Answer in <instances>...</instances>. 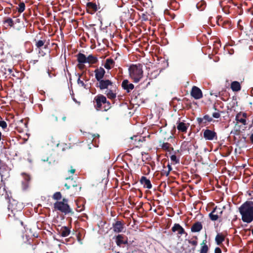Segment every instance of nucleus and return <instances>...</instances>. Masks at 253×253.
Instances as JSON below:
<instances>
[{
	"instance_id": "3",
	"label": "nucleus",
	"mask_w": 253,
	"mask_h": 253,
	"mask_svg": "<svg viewBox=\"0 0 253 253\" xmlns=\"http://www.w3.org/2000/svg\"><path fill=\"white\" fill-rule=\"evenodd\" d=\"M77 59L78 62L77 66L81 70H83L84 68V64H93L98 61L97 57L92 54L86 56L82 53H79L77 55Z\"/></svg>"
},
{
	"instance_id": "29",
	"label": "nucleus",
	"mask_w": 253,
	"mask_h": 253,
	"mask_svg": "<svg viewBox=\"0 0 253 253\" xmlns=\"http://www.w3.org/2000/svg\"><path fill=\"white\" fill-rule=\"evenodd\" d=\"M53 198L54 200H59L61 198V194L60 192H57L54 194L53 195Z\"/></svg>"
},
{
	"instance_id": "25",
	"label": "nucleus",
	"mask_w": 253,
	"mask_h": 253,
	"mask_svg": "<svg viewBox=\"0 0 253 253\" xmlns=\"http://www.w3.org/2000/svg\"><path fill=\"white\" fill-rule=\"evenodd\" d=\"M208 251V247L205 243L204 242L202 244V247L200 251V253H207Z\"/></svg>"
},
{
	"instance_id": "6",
	"label": "nucleus",
	"mask_w": 253,
	"mask_h": 253,
	"mask_svg": "<svg viewBox=\"0 0 253 253\" xmlns=\"http://www.w3.org/2000/svg\"><path fill=\"white\" fill-rule=\"evenodd\" d=\"M223 212V210L220 208L216 207L214 210L209 214L211 219L212 221H215L220 217Z\"/></svg>"
},
{
	"instance_id": "13",
	"label": "nucleus",
	"mask_w": 253,
	"mask_h": 253,
	"mask_svg": "<svg viewBox=\"0 0 253 253\" xmlns=\"http://www.w3.org/2000/svg\"><path fill=\"white\" fill-rule=\"evenodd\" d=\"M113 230L115 232L120 233L123 231L124 229V224L120 221H116L113 225Z\"/></svg>"
},
{
	"instance_id": "31",
	"label": "nucleus",
	"mask_w": 253,
	"mask_h": 253,
	"mask_svg": "<svg viewBox=\"0 0 253 253\" xmlns=\"http://www.w3.org/2000/svg\"><path fill=\"white\" fill-rule=\"evenodd\" d=\"M44 42L43 41L39 40L36 42V45L38 48H40L44 45Z\"/></svg>"
},
{
	"instance_id": "5",
	"label": "nucleus",
	"mask_w": 253,
	"mask_h": 253,
	"mask_svg": "<svg viewBox=\"0 0 253 253\" xmlns=\"http://www.w3.org/2000/svg\"><path fill=\"white\" fill-rule=\"evenodd\" d=\"M54 207L55 209L65 213H69L71 211L68 204V200L66 199H63L61 202H56L54 205Z\"/></svg>"
},
{
	"instance_id": "38",
	"label": "nucleus",
	"mask_w": 253,
	"mask_h": 253,
	"mask_svg": "<svg viewBox=\"0 0 253 253\" xmlns=\"http://www.w3.org/2000/svg\"><path fill=\"white\" fill-rule=\"evenodd\" d=\"M214 253H221V249L218 247L216 248L214 250Z\"/></svg>"
},
{
	"instance_id": "39",
	"label": "nucleus",
	"mask_w": 253,
	"mask_h": 253,
	"mask_svg": "<svg viewBox=\"0 0 253 253\" xmlns=\"http://www.w3.org/2000/svg\"><path fill=\"white\" fill-rule=\"evenodd\" d=\"M78 83L81 84L82 86H84V82L81 81L80 78L78 80Z\"/></svg>"
},
{
	"instance_id": "42",
	"label": "nucleus",
	"mask_w": 253,
	"mask_h": 253,
	"mask_svg": "<svg viewBox=\"0 0 253 253\" xmlns=\"http://www.w3.org/2000/svg\"><path fill=\"white\" fill-rule=\"evenodd\" d=\"M8 71L9 73H11L12 72V69L9 68V69H8Z\"/></svg>"
},
{
	"instance_id": "32",
	"label": "nucleus",
	"mask_w": 253,
	"mask_h": 253,
	"mask_svg": "<svg viewBox=\"0 0 253 253\" xmlns=\"http://www.w3.org/2000/svg\"><path fill=\"white\" fill-rule=\"evenodd\" d=\"M212 116L216 119H218L220 117V114L219 112H215L212 113Z\"/></svg>"
},
{
	"instance_id": "47",
	"label": "nucleus",
	"mask_w": 253,
	"mask_h": 253,
	"mask_svg": "<svg viewBox=\"0 0 253 253\" xmlns=\"http://www.w3.org/2000/svg\"><path fill=\"white\" fill-rule=\"evenodd\" d=\"M116 253H119V252H117Z\"/></svg>"
},
{
	"instance_id": "46",
	"label": "nucleus",
	"mask_w": 253,
	"mask_h": 253,
	"mask_svg": "<svg viewBox=\"0 0 253 253\" xmlns=\"http://www.w3.org/2000/svg\"><path fill=\"white\" fill-rule=\"evenodd\" d=\"M252 234L253 235V229L252 230Z\"/></svg>"
},
{
	"instance_id": "18",
	"label": "nucleus",
	"mask_w": 253,
	"mask_h": 253,
	"mask_svg": "<svg viewBox=\"0 0 253 253\" xmlns=\"http://www.w3.org/2000/svg\"><path fill=\"white\" fill-rule=\"evenodd\" d=\"M59 233L62 237H65L70 234V230L67 227L63 226L61 228Z\"/></svg>"
},
{
	"instance_id": "40",
	"label": "nucleus",
	"mask_w": 253,
	"mask_h": 253,
	"mask_svg": "<svg viewBox=\"0 0 253 253\" xmlns=\"http://www.w3.org/2000/svg\"><path fill=\"white\" fill-rule=\"evenodd\" d=\"M69 171L71 173L73 174L75 172V169L71 168V169L70 170H69Z\"/></svg>"
},
{
	"instance_id": "14",
	"label": "nucleus",
	"mask_w": 253,
	"mask_h": 253,
	"mask_svg": "<svg viewBox=\"0 0 253 253\" xmlns=\"http://www.w3.org/2000/svg\"><path fill=\"white\" fill-rule=\"evenodd\" d=\"M189 126V124L184 122H178L177 123V128L179 131L186 132Z\"/></svg>"
},
{
	"instance_id": "26",
	"label": "nucleus",
	"mask_w": 253,
	"mask_h": 253,
	"mask_svg": "<svg viewBox=\"0 0 253 253\" xmlns=\"http://www.w3.org/2000/svg\"><path fill=\"white\" fill-rule=\"evenodd\" d=\"M4 23L7 24V26L10 27H13L14 25V22L10 18L6 19L4 21Z\"/></svg>"
},
{
	"instance_id": "37",
	"label": "nucleus",
	"mask_w": 253,
	"mask_h": 253,
	"mask_svg": "<svg viewBox=\"0 0 253 253\" xmlns=\"http://www.w3.org/2000/svg\"><path fill=\"white\" fill-rule=\"evenodd\" d=\"M204 118H197V121L199 124H201L203 123Z\"/></svg>"
},
{
	"instance_id": "28",
	"label": "nucleus",
	"mask_w": 253,
	"mask_h": 253,
	"mask_svg": "<svg viewBox=\"0 0 253 253\" xmlns=\"http://www.w3.org/2000/svg\"><path fill=\"white\" fill-rule=\"evenodd\" d=\"M170 144L169 143H164L162 145V148L164 149V150H168L169 151V149H170Z\"/></svg>"
},
{
	"instance_id": "24",
	"label": "nucleus",
	"mask_w": 253,
	"mask_h": 253,
	"mask_svg": "<svg viewBox=\"0 0 253 253\" xmlns=\"http://www.w3.org/2000/svg\"><path fill=\"white\" fill-rule=\"evenodd\" d=\"M17 9L18 12L20 13L23 12L25 9V3L23 2H20Z\"/></svg>"
},
{
	"instance_id": "17",
	"label": "nucleus",
	"mask_w": 253,
	"mask_h": 253,
	"mask_svg": "<svg viewBox=\"0 0 253 253\" xmlns=\"http://www.w3.org/2000/svg\"><path fill=\"white\" fill-rule=\"evenodd\" d=\"M140 183L142 184L144 187L151 189L152 188V184L149 179H147L145 176H142L140 179Z\"/></svg>"
},
{
	"instance_id": "23",
	"label": "nucleus",
	"mask_w": 253,
	"mask_h": 253,
	"mask_svg": "<svg viewBox=\"0 0 253 253\" xmlns=\"http://www.w3.org/2000/svg\"><path fill=\"white\" fill-rule=\"evenodd\" d=\"M224 240L223 235L218 234L215 237V241L217 245H220Z\"/></svg>"
},
{
	"instance_id": "43",
	"label": "nucleus",
	"mask_w": 253,
	"mask_h": 253,
	"mask_svg": "<svg viewBox=\"0 0 253 253\" xmlns=\"http://www.w3.org/2000/svg\"><path fill=\"white\" fill-rule=\"evenodd\" d=\"M65 186L67 188V189H69L70 188V186H68L67 184H65Z\"/></svg>"
},
{
	"instance_id": "15",
	"label": "nucleus",
	"mask_w": 253,
	"mask_h": 253,
	"mask_svg": "<svg viewBox=\"0 0 253 253\" xmlns=\"http://www.w3.org/2000/svg\"><path fill=\"white\" fill-rule=\"evenodd\" d=\"M122 86L124 89L127 91V92L132 90L134 88V85L131 83H129L127 80L123 81L122 84Z\"/></svg>"
},
{
	"instance_id": "4",
	"label": "nucleus",
	"mask_w": 253,
	"mask_h": 253,
	"mask_svg": "<svg viewBox=\"0 0 253 253\" xmlns=\"http://www.w3.org/2000/svg\"><path fill=\"white\" fill-rule=\"evenodd\" d=\"M94 100L96 103L95 106L97 110L107 111L110 108V103L107 101L105 96L102 94L97 95L94 98Z\"/></svg>"
},
{
	"instance_id": "11",
	"label": "nucleus",
	"mask_w": 253,
	"mask_h": 253,
	"mask_svg": "<svg viewBox=\"0 0 253 253\" xmlns=\"http://www.w3.org/2000/svg\"><path fill=\"white\" fill-rule=\"evenodd\" d=\"M116 84L113 86H111L110 88L106 91L105 94L108 98L114 99L116 97Z\"/></svg>"
},
{
	"instance_id": "30",
	"label": "nucleus",
	"mask_w": 253,
	"mask_h": 253,
	"mask_svg": "<svg viewBox=\"0 0 253 253\" xmlns=\"http://www.w3.org/2000/svg\"><path fill=\"white\" fill-rule=\"evenodd\" d=\"M87 5L95 10H97V5L95 3H93L92 2H88L87 3Z\"/></svg>"
},
{
	"instance_id": "36",
	"label": "nucleus",
	"mask_w": 253,
	"mask_h": 253,
	"mask_svg": "<svg viewBox=\"0 0 253 253\" xmlns=\"http://www.w3.org/2000/svg\"><path fill=\"white\" fill-rule=\"evenodd\" d=\"M168 172H167V173L166 174L167 176H168L169 175L170 171L172 170V168L169 165H168Z\"/></svg>"
},
{
	"instance_id": "19",
	"label": "nucleus",
	"mask_w": 253,
	"mask_h": 253,
	"mask_svg": "<svg viewBox=\"0 0 253 253\" xmlns=\"http://www.w3.org/2000/svg\"><path fill=\"white\" fill-rule=\"evenodd\" d=\"M114 65L115 62L112 59H107L104 64V67L108 70H110L114 66Z\"/></svg>"
},
{
	"instance_id": "10",
	"label": "nucleus",
	"mask_w": 253,
	"mask_h": 253,
	"mask_svg": "<svg viewBox=\"0 0 253 253\" xmlns=\"http://www.w3.org/2000/svg\"><path fill=\"white\" fill-rule=\"evenodd\" d=\"M191 96L195 99H199L203 96L201 90L196 86H194L191 91Z\"/></svg>"
},
{
	"instance_id": "34",
	"label": "nucleus",
	"mask_w": 253,
	"mask_h": 253,
	"mask_svg": "<svg viewBox=\"0 0 253 253\" xmlns=\"http://www.w3.org/2000/svg\"><path fill=\"white\" fill-rule=\"evenodd\" d=\"M204 120L210 122L212 121V118L209 115H205L203 117Z\"/></svg>"
},
{
	"instance_id": "7",
	"label": "nucleus",
	"mask_w": 253,
	"mask_h": 253,
	"mask_svg": "<svg viewBox=\"0 0 253 253\" xmlns=\"http://www.w3.org/2000/svg\"><path fill=\"white\" fill-rule=\"evenodd\" d=\"M204 137L206 140H213L214 139L217 140V136L216 133L210 129H206L204 131L203 133Z\"/></svg>"
},
{
	"instance_id": "45",
	"label": "nucleus",
	"mask_w": 253,
	"mask_h": 253,
	"mask_svg": "<svg viewBox=\"0 0 253 253\" xmlns=\"http://www.w3.org/2000/svg\"><path fill=\"white\" fill-rule=\"evenodd\" d=\"M62 119H63V121H65L66 120V117H63L62 118Z\"/></svg>"
},
{
	"instance_id": "8",
	"label": "nucleus",
	"mask_w": 253,
	"mask_h": 253,
	"mask_svg": "<svg viewBox=\"0 0 253 253\" xmlns=\"http://www.w3.org/2000/svg\"><path fill=\"white\" fill-rule=\"evenodd\" d=\"M115 85V84L109 80H102L99 81L98 87L101 90L105 89L107 90Z\"/></svg>"
},
{
	"instance_id": "44",
	"label": "nucleus",
	"mask_w": 253,
	"mask_h": 253,
	"mask_svg": "<svg viewBox=\"0 0 253 253\" xmlns=\"http://www.w3.org/2000/svg\"><path fill=\"white\" fill-rule=\"evenodd\" d=\"M136 137H137V136H133V137H131L130 138H131V139H133L134 138H136ZM135 140H136V139H135Z\"/></svg>"
},
{
	"instance_id": "20",
	"label": "nucleus",
	"mask_w": 253,
	"mask_h": 253,
	"mask_svg": "<svg viewBox=\"0 0 253 253\" xmlns=\"http://www.w3.org/2000/svg\"><path fill=\"white\" fill-rule=\"evenodd\" d=\"M202 229V224L199 222H197L193 225L191 227V231L193 232H199Z\"/></svg>"
},
{
	"instance_id": "12",
	"label": "nucleus",
	"mask_w": 253,
	"mask_h": 253,
	"mask_svg": "<svg viewBox=\"0 0 253 253\" xmlns=\"http://www.w3.org/2000/svg\"><path fill=\"white\" fill-rule=\"evenodd\" d=\"M94 72L95 78L98 82L103 80L102 79L105 73V71L103 68L100 67L97 69H96Z\"/></svg>"
},
{
	"instance_id": "1",
	"label": "nucleus",
	"mask_w": 253,
	"mask_h": 253,
	"mask_svg": "<svg viewBox=\"0 0 253 253\" xmlns=\"http://www.w3.org/2000/svg\"><path fill=\"white\" fill-rule=\"evenodd\" d=\"M244 222L250 223L253 221V201H247L239 208Z\"/></svg>"
},
{
	"instance_id": "9",
	"label": "nucleus",
	"mask_w": 253,
	"mask_h": 253,
	"mask_svg": "<svg viewBox=\"0 0 253 253\" xmlns=\"http://www.w3.org/2000/svg\"><path fill=\"white\" fill-rule=\"evenodd\" d=\"M247 113L245 112H240L236 115L235 120L236 121L237 123H241L245 126L247 124Z\"/></svg>"
},
{
	"instance_id": "16",
	"label": "nucleus",
	"mask_w": 253,
	"mask_h": 253,
	"mask_svg": "<svg viewBox=\"0 0 253 253\" xmlns=\"http://www.w3.org/2000/svg\"><path fill=\"white\" fill-rule=\"evenodd\" d=\"M171 230L173 232H177L179 235H182L185 233V230L179 224L175 223L171 228Z\"/></svg>"
},
{
	"instance_id": "21",
	"label": "nucleus",
	"mask_w": 253,
	"mask_h": 253,
	"mask_svg": "<svg viewBox=\"0 0 253 253\" xmlns=\"http://www.w3.org/2000/svg\"><path fill=\"white\" fill-rule=\"evenodd\" d=\"M231 88L234 91H238L241 89V85L239 82L234 81L231 83Z\"/></svg>"
},
{
	"instance_id": "33",
	"label": "nucleus",
	"mask_w": 253,
	"mask_h": 253,
	"mask_svg": "<svg viewBox=\"0 0 253 253\" xmlns=\"http://www.w3.org/2000/svg\"><path fill=\"white\" fill-rule=\"evenodd\" d=\"M0 126L4 129L7 127V124L3 121H0Z\"/></svg>"
},
{
	"instance_id": "27",
	"label": "nucleus",
	"mask_w": 253,
	"mask_h": 253,
	"mask_svg": "<svg viewBox=\"0 0 253 253\" xmlns=\"http://www.w3.org/2000/svg\"><path fill=\"white\" fill-rule=\"evenodd\" d=\"M170 159L172 162H173L174 164H178L179 163V160L177 158L176 155H172L170 157Z\"/></svg>"
},
{
	"instance_id": "2",
	"label": "nucleus",
	"mask_w": 253,
	"mask_h": 253,
	"mask_svg": "<svg viewBox=\"0 0 253 253\" xmlns=\"http://www.w3.org/2000/svg\"><path fill=\"white\" fill-rule=\"evenodd\" d=\"M129 76L134 83H138L143 77L142 66L140 64H132L129 68Z\"/></svg>"
},
{
	"instance_id": "22",
	"label": "nucleus",
	"mask_w": 253,
	"mask_h": 253,
	"mask_svg": "<svg viewBox=\"0 0 253 253\" xmlns=\"http://www.w3.org/2000/svg\"><path fill=\"white\" fill-rule=\"evenodd\" d=\"M123 237L122 235H118L116 237V243L118 246H120L121 244H127V241H124L123 240Z\"/></svg>"
},
{
	"instance_id": "41",
	"label": "nucleus",
	"mask_w": 253,
	"mask_h": 253,
	"mask_svg": "<svg viewBox=\"0 0 253 253\" xmlns=\"http://www.w3.org/2000/svg\"><path fill=\"white\" fill-rule=\"evenodd\" d=\"M250 140L252 142V143H253V133L251 134L250 136Z\"/></svg>"
},
{
	"instance_id": "35",
	"label": "nucleus",
	"mask_w": 253,
	"mask_h": 253,
	"mask_svg": "<svg viewBox=\"0 0 253 253\" xmlns=\"http://www.w3.org/2000/svg\"><path fill=\"white\" fill-rule=\"evenodd\" d=\"M24 178L26 182H28L30 180V176L28 174H24Z\"/></svg>"
}]
</instances>
